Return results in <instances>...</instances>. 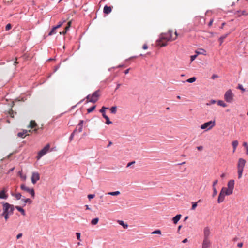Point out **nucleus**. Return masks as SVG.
Segmentation results:
<instances>
[{
	"label": "nucleus",
	"mask_w": 248,
	"mask_h": 248,
	"mask_svg": "<svg viewBox=\"0 0 248 248\" xmlns=\"http://www.w3.org/2000/svg\"><path fill=\"white\" fill-rule=\"evenodd\" d=\"M232 144L233 147V152H234L238 145V142L237 140H234L232 142Z\"/></svg>",
	"instance_id": "nucleus-22"
},
{
	"label": "nucleus",
	"mask_w": 248,
	"mask_h": 248,
	"mask_svg": "<svg viewBox=\"0 0 248 248\" xmlns=\"http://www.w3.org/2000/svg\"><path fill=\"white\" fill-rule=\"evenodd\" d=\"M217 182H218L217 180H216L213 182V185H212L213 188H214V187H215V186L217 183Z\"/></svg>",
	"instance_id": "nucleus-54"
},
{
	"label": "nucleus",
	"mask_w": 248,
	"mask_h": 248,
	"mask_svg": "<svg viewBox=\"0 0 248 248\" xmlns=\"http://www.w3.org/2000/svg\"><path fill=\"white\" fill-rule=\"evenodd\" d=\"M152 234H161V232L160 230H156L154 231H153L152 233Z\"/></svg>",
	"instance_id": "nucleus-41"
},
{
	"label": "nucleus",
	"mask_w": 248,
	"mask_h": 248,
	"mask_svg": "<svg viewBox=\"0 0 248 248\" xmlns=\"http://www.w3.org/2000/svg\"><path fill=\"white\" fill-rule=\"evenodd\" d=\"M118 223L120 225L123 226L124 229H126L128 227V225L124 223L123 220H119Z\"/></svg>",
	"instance_id": "nucleus-30"
},
{
	"label": "nucleus",
	"mask_w": 248,
	"mask_h": 248,
	"mask_svg": "<svg viewBox=\"0 0 248 248\" xmlns=\"http://www.w3.org/2000/svg\"><path fill=\"white\" fill-rule=\"evenodd\" d=\"M210 234L211 232L209 227H205L203 229V239H210Z\"/></svg>",
	"instance_id": "nucleus-9"
},
{
	"label": "nucleus",
	"mask_w": 248,
	"mask_h": 248,
	"mask_svg": "<svg viewBox=\"0 0 248 248\" xmlns=\"http://www.w3.org/2000/svg\"><path fill=\"white\" fill-rule=\"evenodd\" d=\"M175 38H173V39H172V40H175V39H176L177 37H182L183 36V35H181V34H180L178 33L177 31H175Z\"/></svg>",
	"instance_id": "nucleus-42"
},
{
	"label": "nucleus",
	"mask_w": 248,
	"mask_h": 248,
	"mask_svg": "<svg viewBox=\"0 0 248 248\" xmlns=\"http://www.w3.org/2000/svg\"><path fill=\"white\" fill-rule=\"evenodd\" d=\"M142 48L144 50L147 49L148 48V46L147 44H145L142 46Z\"/></svg>",
	"instance_id": "nucleus-56"
},
{
	"label": "nucleus",
	"mask_w": 248,
	"mask_h": 248,
	"mask_svg": "<svg viewBox=\"0 0 248 248\" xmlns=\"http://www.w3.org/2000/svg\"><path fill=\"white\" fill-rule=\"evenodd\" d=\"M105 120H106V124L108 125H109L110 124H111L112 123V122L111 121H110L109 120V118H108V116H107V117L105 118Z\"/></svg>",
	"instance_id": "nucleus-40"
},
{
	"label": "nucleus",
	"mask_w": 248,
	"mask_h": 248,
	"mask_svg": "<svg viewBox=\"0 0 248 248\" xmlns=\"http://www.w3.org/2000/svg\"><path fill=\"white\" fill-rule=\"evenodd\" d=\"M112 144V141H109V143H108V145L107 146V147L109 148Z\"/></svg>",
	"instance_id": "nucleus-61"
},
{
	"label": "nucleus",
	"mask_w": 248,
	"mask_h": 248,
	"mask_svg": "<svg viewBox=\"0 0 248 248\" xmlns=\"http://www.w3.org/2000/svg\"><path fill=\"white\" fill-rule=\"evenodd\" d=\"M121 84L120 83H118L117 84L116 88L115 89V91H116L118 88L121 86Z\"/></svg>",
	"instance_id": "nucleus-62"
},
{
	"label": "nucleus",
	"mask_w": 248,
	"mask_h": 248,
	"mask_svg": "<svg viewBox=\"0 0 248 248\" xmlns=\"http://www.w3.org/2000/svg\"><path fill=\"white\" fill-rule=\"evenodd\" d=\"M56 29H57V28H56V27L55 26L53 27V28H52L50 31L49 32L48 35L51 36V35L56 34Z\"/></svg>",
	"instance_id": "nucleus-25"
},
{
	"label": "nucleus",
	"mask_w": 248,
	"mask_h": 248,
	"mask_svg": "<svg viewBox=\"0 0 248 248\" xmlns=\"http://www.w3.org/2000/svg\"><path fill=\"white\" fill-rule=\"evenodd\" d=\"M246 160L243 158H239L237 164V168L244 169V166L246 164Z\"/></svg>",
	"instance_id": "nucleus-12"
},
{
	"label": "nucleus",
	"mask_w": 248,
	"mask_h": 248,
	"mask_svg": "<svg viewBox=\"0 0 248 248\" xmlns=\"http://www.w3.org/2000/svg\"><path fill=\"white\" fill-rule=\"evenodd\" d=\"M196 52L197 54H202L205 55H206V51L204 49H200L199 51H196Z\"/></svg>",
	"instance_id": "nucleus-26"
},
{
	"label": "nucleus",
	"mask_w": 248,
	"mask_h": 248,
	"mask_svg": "<svg viewBox=\"0 0 248 248\" xmlns=\"http://www.w3.org/2000/svg\"><path fill=\"white\" fill-rule=\"evenodd\" d=\"M112 11L111 7L105 5L104 7L103 12L106 14H109Z\"/></svg>",
	"instance_id": "nucleus-18"
},
{
	"label": "nucleus",
	"mask_w": 248,
	"mask_h": 248,
	"mask_svg": "<svg viewBox=\"0 0 248 248\" xmlns=\"http://www.w3.org/2000/svg\"><path fill=\"white\" fill-rule=\"evenodd\" d=\"M120 194V192L119 191H114V192H110L108 193V195H110L111 196H117Z\"/></svg>",
	"instance_id": "nucleus-29"
},
{
	"label": "nucleus",
	"mask_w": 248,
	"mask_h": 248,
	"mask_svg": "<svg viewBox=\"0 0 248 248\" xmlns=\"http://www.w3.org/2000/svg\"><path fill=\"white\" fill-rule=\"evenodd\" d=\"M98 221L99 218L98 217L94 218L92 220L91 224L93 225H96L98 223Z\"/></svg>",
	"instance_id": "nucleus-31"
},
{
	"label": "nucleus",
	"mask_w": 248,
	"mask_h": 248,
	"mask_svg": "<svg viewBox=\"0 0 248 248\" xmlns=\"http://www.w3.org/2000/svg\"><path fill=\"white\" fill-rule=\"evenodd\" d=\"M65 21V20H63V21H60V22L58 23V25H56V26H55L56 27V28H57V29H58V28H59L60 27H61L62 26V25L63 24V23Z\"/></svg>",
	"instance_id": "nucleus-43"
},
{
	"label": "nucleus",
	"mask_w": 248,
	"mask_h": 248,
	"mask_svg": "<svg viewBox=\"0 0 248 248\" xmlns=\"http://www.w3.org/2000/svg\"><path fill=\"white\" fill-rule=\"evenodd\" d=\"M230 34V33H226L225 34H224L222 36H221L219 38V41L220 42V44L221 45L223 42L224 41V40L227 37V36Z\"/></svg>",
	"instance_id": "nucleus-24"
},
{
	"label": "nucleus",
	"mask_w": 248,
	"mask_h": 248,
	"mask_svg": "<svg viewBox=\"0 0 248 248\" xmlns=\"http://www.w3.org/2000/svg\"><path fill=\"white\" fill-rule=\"evenodd\" d=\"M220 191H221L222 192H223L225 195L227 196L230 195L233 193V191H232L231 190L226 187H223Z\"/></svg>",
	"instance_id": "nucleus-14"
},
{
	"label": "nucleus",
	"mask_w": 248,
	"mask_h": 248,
	"mask_svg": "<svg viewBox=\"0 0 248 248\" xmlns=\"http://www.w3.org/2000/svg\"><path fill=\"white\" fill-rule=\"evenodd\" d=\"M135 163V161H133L130 162H129V163H128L127 164L126 167H130V166H131L132 165L134 164Z\"/></svg>",
	"instance_id": "nucleus-53"
},
{
	"label": "nucleus",
	"mask_w": 248,
	"mask_h": 248,
	"mask_svg": "<svg viewBox=\"0 0 248 248\" xmlns=\"http://www.w3.org/2000/svg\"><path fill=\"white\" fill-rule=\"evenodd\" d=\"M22 234L21 233H19L17 235L16 238L17 239H18L22 237Z\"/></svg>",
	"instance_id": "nucleus-59"
},
{
	"label": "nucleus",
	"mask_w": 248,
	"mask_h": 248,
	"mask_svg": "<svg viewBox=\"0 0 248 248\" xmlns=\"http://www.w3.org/2000/svg\"><path fill=\"white\" fill-rule=\"evenodd\" d=\"M22 201H23L24 202V206H25L26 205V204L28 203H31L32 201L31 200L29 199V198H27V199H22Z\"/></svg>",
	"instance_id": "nucleus-34"
},
{
	"label": "nucleus",
	"mask_w": 248,
	"mask_h": 248,
	"mask_svg": "<svg viewBox=\"0 0 248 248\" xmlns=\"http://www.w3.org/2000/svg\"><path fill=\"white\" fill-rule=\"evenodd\" d=\"M100 90H97L93 92V94L91 95V98L89 100H87L86 103H88L89 102H92L95 103L98 100L100 96Z\"/></svg>",
	"instance_id": "nucleus-3"
},
{
	"label": "nucleus",
	"mask_w": 248,
	"mask_h": 248,
	"mask_svg": "<svg viewBox=\"0 0 248 248\" xmlns=\"http://www.w3.org/2000/svg\"><path fill=\"white\" fill-rule=\"evenodd\" d=\"M215 121H210L208 122L204 123L201 126V128L202 129H206L209 130L213 127L215 125Z\"/></svg>",
	"instance_id": "nucleus-7"
},
{
	"label": "nucleus",
	"mask_w": 248,
	"mask_h": 248,
	"mask_svg": "<svg viewBox=\"0 0 248 248\" xmlns=\"http://www.w3.org/2000/svg\"><path fill=\"white\" fill-rule=\"evenodd\" d=\"M77 131V128H76L74 131L73 132L71 133V134L70 135V137H69V141H71L73 138H74V135H75V134L76 133V132Z\"/></svg>",
	"instance_id": "nucleus-27"
},
{
	"label": "nucleus",
	"mask_w": 248,
	"mask_h": 248,
	"mask_svg": "<svg viewBox=\"0 0 248 248\" xmlns=\"http://www.w3.org/2000/svg\"><path fill=\"white\" fill-rule=\"evenodd\" d=\"M50 148V145L47 144L42 149H41L38 153L37 159L38 160L41 158L43 156L46 155L48 151Z\"/></svg>",
	"instance_id": "nucleus-4"
},
{
	"label": "nucleus",
	"mask_w": 248,
	"mask_h": 248,
	"mask_svg": "<svg viewBox=\"0 0 248 248\" xmlns=\"http://www.w3.org/2000/svg\"><path fill=\"white\" fill-rule=\"evenodd\" d=\"M225 100L228 102L231 103L233 99V94L231 89L226 91L224 94Z\"/></svg>",
	"instance_id": "nucleus-5"
},
{
	"label": "nucleus",
	"mask_w": 248,
	"mask_h": 248,
	"mask_svg": "<svg viewBox=\"0 0 248 248\" xmlns=\"http://www.w3.org/2000/svg\"><path fill=\"white\" fill-rule=\"evenodd\" d=\"M76 234V236H77V239L79 240V241H81V239H80L81 234H80V233L78 232H77Z\"/></svg>",
	"instance_id": "nucleus-49"
},
{
	"label": "nucleus",
	"mask_w": 248,
	"mask_h": 248,
	"mask_svg": "<svg viewBox=\"0 0 248 248\" xmlns=\"http://www.w3.org/2000/svg\"><path fill=\"white\" fill-rule=\"evenodd\" d=\"M243 145L246 149L248 148V144L246 142H244L243 144Z\"/></svg>",
	"instance_id": "nucleus-55"
},
{
	"label": "nucleus",
	"mask_w": 248,
	"mask_h": 248,
	"mask_svg": "<svg viewBox=\"0 0 248 248\" xmlns=\"http://www.w3.org/2000/svg\"><path fill=\"white\" fill-rule=\"evenodd\" d=\"M1 216L4 217L6 220H7V219L9 218L10 215H9V214L2 213V214H1Z\"/></svg>",
	"instance_id": "nucleus-39"
},
{
	"label": "nucleus",
	"mask_w": 248,
	"mask_h": 248,
	"mask_svg": "<svg viewBox=\"0 0 248 248\" xmlns=\"http://www.w3.org/2000/svg\"><path fill=\"white\" fill-rule=\"evenodd\" d=\"M197 206V202H192L191 209L195 210Z\"/></svg>",
	"instance_id": "nucleus-47"
},
{
	"label": "nucleus",
	"mask_w": 248,
	"mask_h": 248,
	"mask_svg": "<svg viewBox=\"0 0 248 248\" xmlns=\"http://www.w3.org/2000/svg\"><path fill=\"white\" fill-rule=\"evenodd\" d=\"M196 80V78L194 77L189 78V79H187L186 82L188 83H193L195 82Z\"/></svg>",
	"instance_id": "nucleus-36"
},
{
	"label": "nucleus",
	"mask_w": 248,
	"mask_h": 248,
	"mask_svg": "<svg viewBox=\"0 0 248 248\" xmlns=\"http://www.w3.org/2000/svg\"><path fill=\"white\" fill-rule=\"evenodd\" d=\"M37 126V124L36 123L35 121H33V120L31 121V122L30 123V125H29V127H30L31 128H35V129L32 131L36 133H37L38 132V131L39 129V128H36Z\"/></svg>",
	"instance_id": "nucleus-11"
},
{
	"label": "nucleus",
	"mask_w": 248,
	"mask_h": 248,
	"mask_svg": "<svg viewBox=\"0 0 248 248\" xmlns=\"http://www.w3.org/2000/svg\"><path fill=\"white\" fill-rule=\"evenodd\" d=\"M116 109H117L116 106H113L110 108V110L112 113L116 114V112H117Z\"/></svg>",
	"instance_id": "nucleus-35"
},
{
	"label": "nucleus",
	"mask_w": 248,
	"mask_h": 248,
	"mask_svg": "<svg viewBox=\"0 0 248 248\" xmlns=\"http://www.w3.org/2000/svg\"><path fill=\"white\" fill-rule=\"evenodd\" d=\"M217 104L219 106H222L223 107H226L227 106V104L225 103H224L223 101L222 100H218L217 102Z\"/></svg>",
	"instance_id": "nucleus-28"
},
{
	"label": "nucleus",
	"mask_w": 248,
	"mask_h": 248,
	"mask_svg": "<svg viewBox=\"0 0 248 248\" xmlns=\"http://www.w3.org/2000/svg\"><path fill=\"white\" fill-rule=\"evenodd\" d=\"M94 197H95L94 194H89L88 195V198L90 200H91L92 199H93Z\"/></svg>",
	"instance_id": "nucleus-52"
},
{
	"label": "nucleus",
	"mask_w": 248,
	"mask_h": 248,
	"mask_svg": "<svg viewBox=\"0 0 248 248\" xmlns=\"http://www.w3.org/2000/svg\"><path fill=\"white\" fill-rule=\"evenodd\" d=\"M234 187V180H230L227 183V188L233 191Z\"/></svg>",
	"instance_id": "nucleus-13"
},
{
	"label": "nucleus",
	"mask_w": 248,
	"mask_h": 248,
	"mask_svg": "<svg viewBox=\"0 0 248 248\" xmlns=\"http://www.w3.org/2000/svg\"><path fill=\"white\" fill-rule=\"evenodd\" d=\"M218 78V75H216V74H214L212 76V79H215L216 78Z\"/></svg>",
	"instance_id": "nucleus-58"
},
{
	"label": "nucleus",
	"mask_w": 248,
	"mask_h": 248,
	"mask_svg": "<svg viewBox=\"0 0 248 248\" xmlns=\"http://www.w3.org/2000/svg\"><path fill=\"white\" fill-rule=\"evenodd\" d=\"M211 244L210 239H203L202 248H209L211 246Z\"/></svg>",
	"instance_id": "nucleus-10"
},
{
	"label": "nucleus",
	"mask_w": 248,
	"mask_h": 248,
	"mask_svg": "<svg viewBox=\"0 0 248 248\" xmlns=\"http://www.w3.org/2000/svg\"><path fill=\"white\" fill-rule=\"evenodd\" d=\"M238 13H239V12H241V15H248V13H247L246 12V11L245 10H243V11H237Z\"/></svg>",
	"instance_id": "nucleus-48"
},
{
	"label": "nucleus",
	"mask_w": 248,
	"mask_h": 248,
	"mask_svg": "<svg viewBox=\"0 0 248 248\" xmlns=\"http://www.w3.org/2000/svg\"><path fill=\"white\" fill-rule=\"evenodd\" d=\"M84 123V121L82 120H80L78 126H77L76 128L77 129V131H78V132H81L82 131L83 128V124Z\"/></svg>",
	"instance_id": "nucleus-16"
},
{
	"label": "nucleus",
	"mask_w": 248,
	"mask_h": 248,
	"mask_svg": "<svg viewBox=\"0 0 248 248\" xmlns=\"http://www.w3.org/2000/svg\"><path fill=\"white\" fill-rule=\"evenodd\" d=\"M172 31L170 30L167 33L161 34L159 39L157 40V45L161 47L166 46L168 41L172 40Z\"/></svg>",
	"instance_id": "nucleus-1"
},
{
	"label": "nucleus",
	"mask_w": 248,
	"mask_h": 248,
	"mask_svg": "<svg viewBox=\"0 0 248 248\" xmlns=\"http://www.w3.org/2000/svg\"><path fill=\"white\" fill-rule=\"evenodd\" d=\"M27 132L28 131L27 130H24L22 132H18L17 135L18 137L24 138L26 135H27L26 134Z\"/></svg>",
	"instance_id": "nucleus-20"
},
{
	"label": "nucleus",
	"mask_w": 248,
	"mask_h": 248,
	"mask_svg": "<svg viewBox=\"0 0 248 248\" xmlns=\"http://www.w3.org/2000/svg\"><path fill=\"white\" fill-rule=\"evenodd\" d=\"M96 108V105H93L92 107L88 108L87 109V112L88 113H91L92 111H93Z\"/></svg>",
	"instance_id": "nucleus-32"
},
{
	"label": "nucleus",
	"mask_w": 248,
	"mask_h": 248,
	"mask_svg": "<svg viewBox=\"0 0 248 248\" xmlns=\"http://www.w3.org/2000/svg\"><path fill=\"white\" fill-rule=\"evenodd\" d=\"M243 244L242 242L238 243L237 244V246L239 248H241L243 246Z\"/></svg>",
	"instance_id": "nucleus-60"
},
{
	"label": "nucleus",
	"mask_w": 248,
	"mask_h": 248,
	"mask_svg": "<svg viewBox=\"0 0 248 248\" xmlns=\"http://www.w3.org/2000/svg\"><path fill=\"white\" fill-rule=\"evenodd\" d=\"M216 102V100L212 99L210 101L209 103H207V105H210L211 104H215Z\"/></svg>",
	"instance_id": "nucleus-50"
},
{
	"label": "nucleus",
	"mask_w": 248,
	"mask_h": 248,
	"mask_svg": "<svg viewBox=\"0 0 248 248\" xmlns=\"http://www.w3.org/2000/svg\"><path fill=\"white\" fill-rule=\"evenodd\" d=\"M244 169H238V177L240 179L242 177Z\"/></svg>",
	"instance_id": "nucleus-33"
},
{
	"label": "nucleus",
	"mask_w": 248,
	"mask_h": 248,
	"mask_svg": "<svg viewBox=\"0 0 248 248\" xmlns=\"http://www.w3.org/2000/svg\"><path fill=\"white\" fill-rule=\"evenodd\" d=\"M197 57V55H193L191 56L190 57V60L191 62L193 61Z\"/></svg>",
	"instance_id": "nucleus-51"
},
{
	"label": "nucleus",
	"mask_w": 248,
	"mask_h": 248,
	"mask_svg": "<svg viewBox=\"0 0 248 248\" xmlns=\"http://www.w3.org/2000/svg\"><path fill=\"white\" fill-rule=\"evenodd\" d=\"M86 99H87V100H89L90 98H91V94H89L86 97H85Z\"/></svg>",
	"instance_id": "nucleus-64"
},
{
	"label": "nucleus",
	"mask_w": 248,
	"mask_h": 248,
	"mask_svg": "<svg viewBox=\"0 0 248 248\" xmlns=\"http://www.w3.org/2000/svg\"><path fill=\"white\" fill-rule=\"evenodd\" d=\"M129 70H130V69H129H129H126V70H125L124 71V73L125 74H128V72H129Z\"/></svg>",
	"instance_id": "nucleus-63"
},
{
	"label": "nucleus",
	"mask_w": 248,
	"mask_h": 248,
	"mask_svg": "<svg viewBox=\"0 0 248 248\" xmlns=\"http://www.w3.org/2000/svg\"><path fill=\"white\" fill-rule=\"evenodd\" d=\"M181 216H182L181 214H178L172 218L173 222L175 224L177 223V222L180 219Z\"/></svg>",
	"instance_id": "nucleus-19"
},
{
	"label": "nucleus",
	"mask_w": 248,
	"mask_h": 248,
	"mask_svg": "<svg viewBox=\"0 0 248 248\" xmlns=\"http://www.w3.org/2000/svg\"><path fill=\"white\" fill-rule=\"evenodd\" d=\"M71 21H69L67 23V26L65 28L64 30H63L62 31L60 32V33L61 34L65 35L67 31L69 30V28L71 26Z\"/></svg>",
	"instance_id": "nucleus-17"
},
{
	"label": "nucleus",
	"mask_w": 248,
	"mask_h": 248,
	"mask_svg": "<svg viewBox=\"0 0 248 248\" xmlns=\"http://www.w3.org/2000/svg\"><path fill=\"white\" fill-rule=\"evenodd\" d=\"M225 196V195L223 193V192H222L221 191L220 192V193L219 194L218 197V199H217V202L218 203H220L224 201Z\"/></svg>",
	"instance_id": "nucleus-15"
},
{
	"label": "nucleus",
	"mask_w": 248,
	"mask_h": 248,
	"mask_svg": "<svg viewBox=\"0 0 248 248\" xmlns=\"http://www.w3.org/2000/svg\"><path fill=\"white\" fill-rule=\"evenodd\" d=\"M12 195L14 196L17 200H20L22 196L21 193H17Z\"/></svg>",
	"instance_id": "nucleus-37"
},
{
	"label": "nucleus",
	"mask_w": 248,
	"mask_h": 248,
	"mask_svg": "<svg viewBox=\"0 0 248 248\" xmlns=\"http://www.w3.org/2000/svg\"><path fill=\"white\" fill-rule=\"evenodd\" d=\"M109 109V108H108V107H105V106H103V107L101 108L100 109L99 112H100V113H101L102 114H103V113H105V110H106V109Z\"/></svg>",
	"instance_id": "nucleus-38"
},
{
	"label": "nucleus",
	"mask_w": 248,
	"mask_h": 248,
	"mask_svg": "<svg viewBox=\"0 0 248 248\" xmlns=\"http://www.w3.org/2000/svg\"><path fill=\"white\" fill-rule=\"evenodd\" d=\"M20 188L21 190L28 192L30 193L32 198H34L35 197V192L33 188H30L27 187L25 184H22L20 185Z\"/></svg>",
	"instance_id": "nucleus-6"
},
{
	"label": "nucleus",
	"mask_w": 248,
	"mask_h": 248,
	"mask_svg": "<svg viewBox=\"0 0 248 248\" xmlns=\"http://www.w3.org/2000/svg\"><path fill=\"white\" fill-rule=\"evenodd\" d=\"M12 28V25L10 23H8V24L6 25V27H5V30L6 31H9Z\"/></svg>",
	"instance_id": "nucleus-44"
},
{
	"label": "nucleus",
	"mask_w": 248,
	"mask_h": 248,
	"mask_svg": "<svg viewBox=\"0 0 248 248\" xmlns=\"http://www.w3.org/2000/svg\"><path fill=\"white\" fill-rule=\"evenodd\" d=\"M40 174L38 172H33L31 177V181L32 184H35L40 179Z\"/></svg>",
	"instance_id": "nucleus-8"
},
{
	"label": "nucleus",
	"mask_w": 248,
	"mask_h": 248,
	"mask_svg": "<svg viewBox=\"0 0 248 248\" xmlns=\"http://www.w3.org/2000/svg\"><path fill=\"white\" fill-rule=\"evenodd\" d=\"M15 208L18 211H19L21 214L23 216H25L26 215V213H25V210L20 206H15Z\"/></svg>",
	"instance_id": "nucleus-23"
},
{
	"label": "nucleus",
	"mask_w": 248,
	"mask_h": 248,
	"mask_svg": "<svg viewBox=\"0 0 248 248\" xmlns=\"http://www.w3.org/2000/svg\"><path fill=\"white\" fill-rule=\"evenodd\" d=\"M203 146H198L197 147V149L199 150V151H202L203 150Z\"/></svg>",
	"instance_id": "nucleus-57"
},
{
	"label": "nucleus",
	"mask_w": 248,
	"mask_h": 248,
	"mask_svg": "<svg viewBox=\"0 0 248 248\" xmlns=\"http://www.w3.org/2000/svg\"><path fill=\"white\" fill-rule=\"evenodd\" d=\"M5 189H3L0 192V199H6L8 195L5 193Z\"/></svg>",
	"instance_id": "nucleus-21"
},
{
	"label": "nucleus",
	"mask_w": 248,
	"mask_h": 248,
	"mask_svg": "<svg viewBox=\"0 0 248 248\" xmlns=\"http://www.w3.org/2000/svg\"><path fill=\"white\" fill-rule=\"evenodd\" d=\"M213 192L212 194V197H214L217 194V191L216 187H214V188H213Z\"/></svg>",
	"instance_id": "nucleus-45"
},
{
	"label": "nucleus",
	"mask_w": 248,
	"mask_h": 248,
	"mask_svg": "<svg viewBox=\"0 0 248 248\" xmlns=\"http://www.w3.org/2000/svg\"><path fill=\"white\" fill-rule=\"evenodd\" d=\"M237 88L241 90L242 92L245 91V89L243 88L241 84H239Z\"/></svg>",
	"instance_id": "nucleus-46"
},
{
	"label": "nucleus",
	"mask_w": 248,
	"mask_h": 248,
	"mask_svg": "<svg viewBox=\"0 0 248 248\" xmlns=\"http://www.w3.org/2000/svg\"><path fill=\"white\" fill-rule=\"evenodd\" d=\"M15 206L8 202H3V213L9 214L12 215L14 213Z\"/></svg>",
	"instance_id": "nucleus-2"
}]
</instances>
